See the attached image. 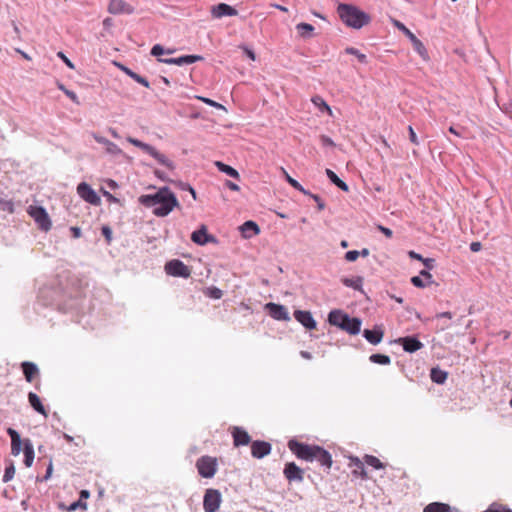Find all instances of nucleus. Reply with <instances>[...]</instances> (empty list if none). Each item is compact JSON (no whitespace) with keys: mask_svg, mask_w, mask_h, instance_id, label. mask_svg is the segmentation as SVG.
<instances>
[{"mask_svg":"<svg viewBox=\"0 0 512 512\" xmlns=\"http://www.w3.org/2000/svg\"><path fill=\"white\" fill-rule=\"evenodd\" d=\"M139 202L147 208H153V214L158 217L167 216L179 206L175 194L168 187L160 188L155 194L141 195Z\"/></svg>","mask_w":512,"mask_h":512,"instance_id":"nucleus-1","label":"nucleus"},{"mask_svg":"<svg viewBox=\"0 0 512 512\" xmlns=\"http://www.w3.org/2000/svg\"><path fill=\"white\" fill-rule=\"evenodd\" d=\"M288 447L300 459L310 462L316 460L327 469H330L332 466L331 454L320 446L308 445L291 440L288 443Z\"/></svg>","mask_w":512,"mask_h":512,"instance_id":"nucleus-2","label":"nucleus"},{"mask_svg":"<svg viewBox=\"0 0 512 512\" xmlns=\"http://www.w3.org/2000/svg\"><path fill=\"white\" fill-rule=\"evenodd\" d=\"M337 13L341 21L346 26L353 29H361L371 21L369 14L352 4H339L337 7Z\"/></svg>","mask_w":512,"mask_h":512,"instance_id":"nucleus-3","label":"nucleus"},{"mask_svg":"<svg viewBox=\"0 0 512 512\" xmlns=\"http://www.w3.org/2000/svg\"><path fill=\"white\" fill-rule=\"evenodd\" d=\"M328 322L332 326H336L351 335H357L361 329V320L359 318H351L347 313L340 309L331 310L328 314Z\"/></svg>","mask_w":512,"mask_h":512,"instance_id":"nucleus-4","label":"nucleus"},{"mask_svg":"<svg viewBox=\"0 0 512 512\" xmlns=\"http://www.w3.org/2000/svg\"><path fill=\"white\" fill-rule=\"evenodd\" d=\"M127 141L152 156L155 160H157L159 164L167 167L170 170L175 169L174 162L168 159L164 154L157 151L153 146L132 137H128Z\"/></svg>","mask_w":512,"mask_h":512,"instance_id":"nucleus-5","label":"nucleus"},{"mask_svg":"<svg viewBox=\"0 0 512 512\" xmlns=\"http://www.w3.org/2000/svg\"><path fill=\"white\" fill-rule=\"evenodd\" d=\"M395 25L411 41L413 50L418 53L423 60H429V55L424 44L403 23L396 21Z\"/></svg>","mask_w":512,"mask_h":512,"instance_id":"nucleus-6","label":"nucleus"},{"mask_svg":"<svg viewBox=\"0 0 512 512\" xmlns=\"http://www.w3.org/2000/svg\"><path fill=\"white\" fill-rule=\"evenodd\" d=\"M198 473L203 478H212L217 471L216 458L211 456H202L196 462Z\"/></svg>","mask_w":512,"mask_h":512,"instance_id":"nucleus-7","label":"nucleus"},{"mask_svg":"<svg viewBox=\"0 0 512 512\" xmlns=\"http://www.w3.org/2000/svg\"><path fill=\"white\" fill-rule=\"evenodd\" d=\"M165 272L173 277L189 278L191 269L179 259H173L165 264Z\"/></svg>","mask_w":512,"mask_h":512,"instance_id":"nucleus-8","label":"nucleus"},{"mask_svg":"<svg viewBox=\"0 0 512 512\" xmlns=\"http://www.w3.org/2000/svg\"><path fill=\"white\" fill-rule=\"evenodd\" d=\"M222 498L217 489L209 488L205 491L203 498V508L205 512H217L219 510Z\"/></svg>","mask_w":512,"mask_h":512,"instance_id":"nucleus-9","label":"nucleus"},{"mask_svg":"<svg viewBox=\"0 0 512 512\" xmlns=\"http://www.w3.org/2000/svg\"><path fill=\"white\" fill-rule=\"evenodd\" d=\"M29 214L38 224L39 228L43 231H49L51 229V221L46 210L41 206H31Z\"/></svg>","mask_w":512,"mask_h":512,"instance_id":"nucleus-10","label":"nucleus"},{"mask_svg":"<svg viewBox=\"0 0 512 512\" xmlns=\"http://www.w3.org/2000/svg\"><path fill=\"white\" fill-rule=\"evenodd\" d=\"M265 309L268 314L275 320L289 321L290 315L287 308L284 305L269 302L265 305Z\"/></svg>","mask_w":512,"mask_h":512,"instance_id":"nucleus-11","label":"nucleus"},{"mask_svg":"<svg viewBox=\"0 0 512 512\" xmlns=\"http://www.w3.org/2000/svg\"><path fill=\"white\" fill-rule=\"evenodd\" d=\"M77 193L83 200L92 205H98L101 201L97 193L86 182H82L78 185Z\"/></svg>","mask_w":512,"mask_h":512,"instance_id":"nucleus-12","label":"nucleus"},{"mask_svg":"<svg viewBox=\"0 0 512 512\" xmlns=\"http://www.w3.org/2000/svg\"><path fill=\"white\" fill-rule=\"evenodd\" d=\"M272 446L269 442L256 440L251 443V454L256 459H262L271 453Z\"/></svg>","mask_w":512,"mask_h":512,"instance_id":"nucleus-13","label":"nucleus"},{"mask_svg":"<svg viewBox=\"0 0 512 512\" xmlns=\"http://www.w3.org/2000/svg\"><path fill=\"white\" fill-rule=\"evenodd\" d=\"M233 444L235 447L245 446L251 442L248 432L242 427L235 426L232 429Z\"/></svg>","mask_w":512,"mask_h":512,"instance_id":"nucleus-14","label":"nucleus"},{"mask_svg":"<svg viewBox=\"0 0 512 512\" xmlns=\"http://www.w3.org/2000/svg\"><path fill=\"white\" fill-rule=\"evenodd\" d=\"M294 317L306 329L312 330L316 328V321L313 318L311 312L305 310H295Z\"/></svg>","mask_w":512,"mask_h":512,"instance_id":"nucleus-15","label":"nucleus"},{"mask_svg":"<svg viewBox=\"0 0 512 512\" xmlns=\"http://www.w3.org/2000/svg\"><path fill=\"white\" fill-rule=\"evenodd\" d=\"M211 14L214 18H222L224 16H236L238 11L226 3H219L212 6Z\"/></svg>","mask_w":512,"mask_h":512,"instance_id":"nucleus-16","label":"nucleus"},{"mask_svg":"<svg viewBox=\"0 0 512 512\" xmlns=\"http://www.w3.org/2000/svg\"><path fill=\"white\" fill-rule=\"evenodd\" d=\"M397 342L402 345L404 351L409 353L416 352L423 347V343L413 336L398 338Z\"/></svg>","mask_w":512,"mask_h":512,"instance_id":"nucleus-17","label":"nucleus"},{"mask_svg":"<svg viewBox=\"0 0 512 512\" xmlns=\"http://www.w3.org/2000/svg\"><path fill=\"white\" fill-rule=\"evenodd\" d=\"M191 240L198 245H205L209 242H215L214 236L208 234L205 225H202L200 229L192 233Z\"/></svg>","mask_w":512,"mask_h":512,"instance_id":"nucleus-18","label":"nucleus"},{"mask_svg":"<svg viewBox=\"0 0 512 512\" xmlns=\"http://www.w3.org/2000/svg\"><path fill=\"white\" fill-rule=\"evenodd\" d=\"M108 11L111 14L133 13L134 9L131 5L126 3L124 0H111L108 6Z\"/></svg>","mask_w":512,"mask_h":512,"instance_id":"nucleus-19","label":"nucleus"},{"mask_svg":"<svg viewBox=\"0 0 512 512\" xmlns=\"http://www.w3.org/2000/svg\"><path fill=\"white\" fill-rule=\"evenodd\" d=\"M284 475L289 481L303 480V471L294 462L285 465Z\"/></svg>","mask_w":512,"mask_h":512,"instance_id":"nucleus-20","label":"nucleus"},{"mask_svg":"<svg viewBox=\"0 0 512 512\" xmlns=\"http://www.w3.org/2000/svg\"><path fill=\"white\" fill-rule=\"evenodd\" d=\"M384 332L380 326H376L373 330L365 329L363 337L371 344L377 345L382 341Z\"/></svg>","mask_w":512,"mask_h":512,"instance_id":"nucleus-21","label":"nucleus"},{"mask_svg":"<svg viewBox=\"0 0 512 512\" xmlns=\"http://www.w3.org/2000/svg\"><path fill=\"white\" fill-rule=\"evenodd\" d=\"M7 433L11 438V454L18 456L22 450V440L20 434L13 428H8Z\"/></svg>","mask_w":512,"mask_h":512,"instance_id":"nucleus-22","label":"nucleus"},{"mask_svg":"<svg viewBox=\"0 0 512 512\" xmlns=\"http://www.w3.org/2000/svg\"><path fill=\"white\" fill-rule=\"evenodd\" d=\"M21 367L27 382H32L39 375V369L33 362L25 361L21 364Z\"/></svg>","mask_w":512,"mask_h":512,"instance_id":"nucleus-23","label":"nucleus"},{"mask_svg":"<svg viewBox=\"0 0 512 512\" xmlns=\"http://www.w3.org/2000/svg\"><path fill=\"white\" fill-rule=\"evenodd\" d=\"M23 445L24 464L26 467H30L32 466L35 457L34 447L30 439H24Z\"/></svg>","mask_w":512,"mask_h":512,"instance_id":"nucleus-24","label":"nucleus"},{"mask_svg":"<svg viewBox=\"0 0 512 512\" xmlns=\"http://www.w3.org/2000/svg\"><path fill=\"white\" fill-rule=\"evenodd\" d=\"M241 231L245 238H251L252 236L257 235L260 232V229L254 221L248 220L241 226Z\"/></svg>","mask_w":512,"mask_h":512,"instance_id":"nucleus-25","label":"nucleus"},{"mask_svg":"<svg viewBox=\"0 0 512 512\" xmlns=\"http://www.w3.org/2000/svg\"><path fill=\"white\" fill-rule=\"evenodd\" d=\"M28 401L30 403V405L32 406V408L37 411L38 413L44 415V416H47V412L45 410V407L44 405L42 404L39 396L34 393V392H29L28 393Z\"/></svg>","mask_w":512,"mask_h":512,"instance_id":"nucleus-26","label":"nucleus"},{"mask_svg":"<svg viewBox=\"0 0 512 512\" xmlns=\"http://www.w3.org/2000/svg\"><path fill=\"white\" fill-rule=\"evenodd\" d=\"M341 282L346 287L353 288V289L358 290V291L363 293V289H362L363 278L361 276H357V277H354V278L344 277V278L341 279Z\"/></svg>","mask_w":512,"mask_h":512,"instance_id":"nucleus-27","label":"nucleus"},{"mask_svg":"<svg viewBox=\"0 0 512 512\" xmlns=\"http://www.w3.org/2000/svg\"><path fill=\"white\" fill-rule=\"evenodd\" d=\"M351 465H353L355 467V469L353 470V474L354 475L360 476L362 479H367L368 478V475H367V472L365 470L364 464H363V462L359 458L352 457L351 458Z\"/></svg>","mask_w":512,"mask_h":512,"instance_id":"nucleus-28","label":"nucleus"},{"mask_svg":"<svg viewBox=\"0 0 512 512\" xmlns=\"http://www.w3.org/2000/svg\"><path fill=\"white\" fill-rule=\"evenodd\" d=\"M448 377V373L438 367H434L430 371V378L436 384H443Z\"/></svg>","mask_w":512,"mask_h":512,"instance_id":"nucleus-29","label":"nucleus"},{"mask_svg":"<svg viewBox=\"0 0 512 512\" xmlns=\"http://www.w3.org/2000/svg\"><path fill=\"white\" fill-rule=\"evenodd\" d=\"M326 175L328 179L342 191L347 192L349 190L348 185L343 180H341L331 169H326Z\"/></svg>","mask_w":512,"mask_h":512,"instance_id":"nucleus-30","label":"nucleus"},{"mask_svg":"<svg viewBox=\"0 0 512 512\" xmlns=\"http://www.w3.org/2000/svg\"><path fill=\"white\" fill-rule=\"evenodd\" d=\"M215 165L217 166L219 171L225 173L226 175H228L234 179H239V177H240L239 172L236 169H234L233 167H231L230 165H227L220 161H217L215 163Z\"/></svg>","mask_w":512,"mask_h":512,"instance_id":"nucleus-31","label":"nucleus"},{"mask_svg":"<svg viewBox=\"0 0 512 512\" xmlns=\"http://www.w3.org/2000/svg\"><path fill=\"white\" fill-rule=\"evenodd\" d=\"M450 506L441 502H432L428 504L423 512H449Z\"/></svg>","mask_w":512,"mask_h":512,"instance_id":"nucleus-32","label":"nucleus"},{"mask_svg":"<svg viewBox=\"0 0 512 512\" xmlns=\"http://www.w3.org/2000/svg\"><path fill=\"white\" fill-rule=\"evenodd\" d=\"M296 29L299 35L303 38H310L312 36V32L314 31V27L308 23H299L296 25Z\"/></svg>","mask_w":512,"mask_h":512,"instance_id":"nucleus-33","label":"nucleus"},{"mask_svg":"<svg viewBox=\"0 0 512 512\" xmlns=\"http://www.w3.org/2000/svg\"><path fill=\"white\" fill-rule=\"evenodd\" d=\"M282 172L284 174V177L286 179V181L293 187L295 188L296 190L300 191L301 193L303 194H309V191H307L297 180H295L294 178H292L283 168H282Z\"/></svg>","mask_w":512,"mask_h":512,"instance_id":"nucleus-34","label":"nucleus"},{"mask_svg":"<svg viewBox=\"0 0 512 512\" xmlns=\"http://www.w3.org/2000/svg\"><path fill=\"white\" fill-rule=\"evenodd\" d=\"M369 360L372 363L380 364V365H389L391 363V359L388 355L385 354H372L369 357Z\"/></svg>","mask_w":512,"mask_h":512,"instance_id":"nucleus-35","label":"nucleus"},{"mask_svg":"<svg viewBox=\"0 0 512 512\" xmlns=\"http://www.w3.org/2000/svg\"><path fill=\"white\" fill-rule=\"evenodd\" d=\"M365 463L374 469H382L384 468V464L375 456L373 455H366L364 457Z\"/></svg>","mask_w":512,"mask_h":512,"instance_id":"nucleus-36","label":"nucleus"},{"mask_svg":"<svg viewBox=\"0 0 512 512\" xmlns=\"http://www.w3.org/2000/svg\"><path fill=\"white\" fill-rule=\"evenodd\" d=\"M345 52L347 54L356 56L359 62H361L363 64L367 63V56L365 54L361 53L358 49H356L354 47H347L345 49Z\"/></svg>","mask_w":512,"mask_h":512,"instance_id":"nucleus-37","label":"nucleus"},{"mask_svg":"<svg viewBox=\"0 0 512 512\" xmlns=\"http://www.w3.org/2000/svg\"><path fill=\"white\" fill-rule=\"evenodd\" d=\"M312 102L319 107L321 111H328L331 114V109L329 105L324 101V99L320 96H315L312 98Z\"/></svg>","mask_w":512,"mask_h":512,"instance_id":"nucleus-38","label":"nucleus"},{"mask_svg":"<svg viewBox=\"0 0 512 512\" xmlns=\"http://www.w3.org/2000/svg\"><path fill=\"white\" fill-rule=\"evenodd\" d=\"M14 474H15V467H14L13 463H10V465L5 468V472H4L2 481L4 483L9 482L10 480L13 479Z\"/></svg>","mask_w":512,"mask_h":512,"instance_id":"nucleus-39","label":"nucleus"},{"mask_svg":"<svg viewBox=\"0 0 512 512\" xmlns=\"http://www.w3.org/2000/svg\"><path fill=\"white\" fill-rule=\"evenodd\" d=\"M159 62L169 64V65H178L183 66V56L177 57V58H158Z\"/></svg>","mask_w":512,"mask_h":512,"instance_id":"nucleus-40","label":"nucleus"},{"mask_svg":"<svg viewBox=\"0 0 512 512\" xmlns=\"http://www.w3.org/2000/svg\"><path fill=\"white\" fill-rule=\"evenodd\" d=\"M205 294L212 299H220L223 296L222 290L214 286L207 288Z\"/></svg>","mask_w":512,"mask_h":512,"instance_id":"nucleus-41","label":"nucleus"},{"mask_svg":"<svg viewBox=\"0 0 512 512\" xmlns=\"http://www.w3.org/2000/svg\"><path fill=\"white\" fill-rule=\"evenodd\" d=\"M197 99H199L200 101H202L203 103L209 105V106H212V107H215L217 109H225L224 106L210 98H206V97H202V96H198Z\"/></svg>","mask_w":512,"mask_h":512,"instance_id":"nucleus-42","label":"nucleus"},{"mask_svg":"<svg viewBox=\"0 0 512 512\" xmlns=\"http://www.w3.org/2000/svg\"><path fill=\"white\" fill-rule=\"evenodd\" d=\"M203 60V57L200 55H183V63L184 65H189L198 61Z\"/></svg>","mask_w":512,"mask_h":512,"instance_id":"nucleus-43","label":"nucleus"},{"mask_svg":"<svg viewBox=\"0 0 512 512\" xmlns=\"http://www.w3.org/2000/svg\"><path fill=\"white\" fill-rule=\"evenodd\" d=\"M58 88L62 90L66 94V96L69 97L73 102L78 103V97L75 92L66 89L63 84H59Z\"/></svg>","mask_w":512,"mask_h":512,"instance_id":"nucleus-44","label":"nucleus"},{"mask_svg":"<svg viewBox=\"0 0 512 512\" xmlns=\"http://www.w3.org/2000/svg\"><path fill=\"white\" fill-rule=\"evenodd\" d=\"M150 54L155 57H159L165 54V48L160 44H155L150 51Z\"/></svg>","mask_w":512,"mask_h":512,"instance_id":"nucleus-45","label":"nucleus"},{"mask_svg":"<svg viewBox=\"0 0 512 512\" xmlns=\"http://www.w3.org/2000/svg\"><path fill=\"white\" fill-rule=\"evenodd\" d=\"M106 151L110 154L118 155L122 152V150L113 142L107 143Z\"/></svg>","mask_w":512,"mask_h":512,"instance_id":"nucleus-46","label":"nucleus"},{"mask_svg":"<svg viewBox=\"0 0 512 512\" xmlns=\"http://www.w3.org/2000/svg\"><path fill=\"white\" fill-rule=\"evenodd\" d=\"M360 256V252L357 250H350L346 252L345 259L349 262L356 261L357 258Z\"/></svg>","mask_w":512,"mask_h":512,"instance_id":"nucleus-47","label":"nucleus"},{"mask_svg":"<svg viewBox=\"0 0 512 512\" xmlns=\"http://www.w3.org/2000/svg\"><path fill=\"white\" fill-rule=\"evenodd\" d=\"M132 79L137 83L143 85L144 87L149 88L150 86L148 80L137 73H134V75H132Z\"/></svg>","mask_w":512,"mask_h":512,"instance_id":"nucleus-48","label":"nucleus"},{"mask_svg":"<svg viewBox=\"0 0 512 512\" xmlns=\"http://www.w3.org/2000/svg\"><path fill=\"white\" fill-rule=\"evenodd\" d=\"M411 283L418 288H425L427 286L426 283L422 280L421 276H413L411 278Z\"/></svg>","mask_w":512,"mask_h":512,"instance_id":"nucleus-49","label":"nucleus"},{"mask_svg":"<svg viewBox=\"0 0 512 512\" xmlns=\"http://www.w3.org/2000/svg\"><path fill=\"white\" fill-rule=\"evenodd\" d=\"M320 142L325 147H334L335 146L334 141L330 137H328L326 135H321L320 136Z\"/></svg>","mask_w":512,"mask_h":512,"instance_id":"nucleus-50","label":"nucleus"},{"mask_svg":"<svg viewBox=\"0 0 512 512\" xmlns=\"http://www.w3.org/2000/svg\"><path fill=\"white\" fill-rule=\"evenodd\" d=\"M311 198H313V200L317 203V207L319 210H323L325 208V203L323 202V200L316 194H312L309 192L308 194Z\"/></svg>","mask_w":512,"mask_h":512,"instance_id":"nucleus-51","label":"nucleus"},{"mask_svg":"<svg viewBox=\"0 0 512 512\" xmlns=\"http://www.w3.org/2000/svg\"><path fill=\"white\" fill-rule=\"evenodd\" d=\"M180 188L182 190H187L191 193L193 199L195 200L196 199V191L194 190L193 187H191L188 183H183V182H180L179 184Z\"/></svg>","mask_w":512,"mask_h":512,"instance_id":"nucleus-52","label":"nucleus"},{"mask_svg":"<svg viewBox=\"0 0 512 512\" xmlns=\"http://www.w3.org/2000/svg\"><path fill=\"white\" fill-rule=\"evenodd\" d=\"M408 131H409V139H410V141L413 144L418 145L419 141H418V138H417L416 133H415L414 129L412 128V126L408 127Z\"/></svg>","mask_w":512,"mask_h":512,"instance_id":"nucleus-53","label":"nucleus"},{"mask_svg":"<svg viewBox=\"0 0 512 512\" xmlns=\"http://www.w3.org/2000/svg\"><path fill=\"white\" fill-rule=\"evenodd\" d=\"M57 56L63 60V62L71 69H74V64L66 57L63 52H58Z\"/></svg>","mask_w":512,"mask_h":512,"instance_id":"nucleus-54","label":"nucleus"},{"mask_svg":"<svg viewBox=\"0 0 512 512\" xmlns=\"http://www.w3.org/2000/svg\"><path fill=\"white\" fill-rule=\"evenodd\" d=\"M422 262L428 270H432L435 266V260L433 258H423Z\"/></svg>","mask_w":512,"mask_h":512,"instance_id":"nucleus-55","label":"nucleus"},{"mask_svg":"<svg viewBox=\"0 0 512 512\" xmlns=\"http://www.w3.org/2000/svg\"><path fill=\"white\" fill-rule=\"evenodd\" d=\"M101 231H102V235L106 238V240L108 242H110L111 241V237H112V231H111L110 227L103 226Z\"/></svg>","mask_w":512,"mask_h":512,"instance_id":"nucleus-56","label":"nucleus"},{"mask_svg":"<svg viewBox=\"0 0 512 512\" xmlns=\"http://www.w3.org/2000/svg\"><path fill=\"white\" fill-rule=\"evenodd\" d=\"M378 229L388 238H391L393 235V232L391 229L384 227V226H378Z\"/></svg>","mask_w":512,"mask_h":512,"instance_id":"nucleus-57","label":"nucleus"},{"mask_svg":"<svg viewBox=\"0 0 512 512\" xmlns=\"http://www.w3.org/2000/svg\"><path fill=\"white\" fill-rule=\"evenodd\" d=\"M420 276L424 277L425 279H427L428 280V284H431L433 282L432 281V275H431V273L428 270H421L420 271Z\"/></svg>","mask_w":512,"mask_h":512,"instance_id":"nucleus-58","label":"nucleus"},{"mask_svg":"<svg viewBox=\"0 0 512 512\" xmlns=\"http://www.w3.org/2000/svg\"><path fill=\"white\" fill-rule=\"evenodd\" d=\"M52 471H53V466H52V462H50L42 480L47 481L51 477Z\"/></svg>","mask_w":512,"mask_h":512,"instance_id":"nucleus-59","label":"nucleus"},{"mask_svg":"<svg viewBox=\"0 0 512 512\" xmlns=\"http://www.w3.org/2000/svg\"><path fill=\"white\" fill-rule=\"evenodd\" d=\"M83 506L84 505H83V503L81 501H75V502L70 504V506L68 507V510L69 511H75L79 507H83Z\"/></svg>","mask_w":512,"mask_h":512,"instance_id":"nucleus-60","label":"nucleus"},{"mask_svg":"<svg viewBox=\"0 0 512 512\" xmlns=\"http://www.w3.org/2000/svg\"><path fill=\"white\" fill-rule=\"evenodd\" d=\"M118 67L125 73L127 74L129 77L132 78V75H134V71H132L130 68L122 65V64H118Z\"/></svg>","mask_w":512,"mask_h":512,"instance_id":"nucleus-61","label":"nucleus"},{"mask_svg":"<svg viewBox=\"0 0 512 512\" xmlns=\"http://www.w3.org/2000/svg\"><path fill=\"white\" fill-rule=\"evenodd\" d=\"M70 230H71L72 235H73L74 238L81 237L82 232H81V229L79 227L73 226V227L70 228Z\"/></svg>","mask_w":512,"mask_h":512,"instance_id":"nucleus-62","label":"nucleus"},{"mask_svg":"<svg viewBox=\"0 0 512 512\" xmlns=\"http://www.w3.org/2000/svg\"><path fill=\"white\" fill-rule=\"evenodd\" d=\"M481 247H482V245H481V243H480V242H472V243L470 244V250H471L472 252H478V251H480Z\"/></svg>","mask_w":512,"mask_h":512,"instance_id":"nucleus-63","label":"nucleus"},{"mask_svg":"<svg viewBox=\"0 0 512 512\" xmlns=\"http://www.w3.org/2000/svg\"><path fill=\"white\" fill-rule=\"evenodd\" d=\"M226 186L230 189V190H233V191H239L240 187L234 183V182H231V181H227L226 182Z\"/></svg>","mask_w":512,"mask_h":512,"instance_id":"nucleus-64","label":"nucleus"}]
</instances>
